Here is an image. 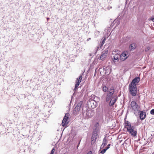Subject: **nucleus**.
Segmentation results:
<instances>
[{
  "label": "nucleus",
  "mask_w": 154,
  "mask_h": 154,
  "mask_svg": "<svg viewBox=\"0 0 154 154\" xmlns=\"http://www.w3.org/2000/svg\"><path fill=\"white\" fill-rule=\"evenodd\" d=\"M127 131L131 135V136L134 138L137 137V131L135 126L132 125L131 128H127Z\"/></svg>",
  "instance_id": "f257e3e1"
},
{
  "label": "nucleus",
  "mask_w": 154,
  "mask_h": 154,
  "mask_svg": "<svg viewBox=\"0 0 154 154\" xmlns=\"http://www.w3.org/2000/svg\"><path fill=\"white\" fill-rule=\"evenodd\" d=\"M115 87H110V89L108 91V93L106 97V102L109 101L113 97V95L115 92Z\"/></svg>",
  "instance_id": "f03ea898"
},
{
  "label": "nucleus",
  "mask_w": 154,
  "mask_h": 154,
  "mask_svg": "<svg viewBox=\"0 0 154 154\" xmlns=\"http://www.w3.org/2000/svg\"><path fill=\"white\" fill-rule=\"evenodd\" d=\"M83 101H81L79 102L74 109V113L76 114L79 113V112L83 106Z\"/></svg>",
  "instance_id": "7ed1b4c3"
},
{
  "label": "nucleus",
  "mask_w": 154,
  "mask_h": 154,
  "mask_svg": "<svg viewBox=\"0 0 154 154\" xmlns=\"http://www.w3.org/2000/svg\"><path fill=\"white\" fill-rule=\"evenodd\" d=\"M139 117L141 120H143L146 118V115L145 110L141 111L138 109L137 110Z\"/></svg>",
  "instance_id": "20e7f679"
},
{
  "label": "nucleus",
  "mask_w": 154,
  "mask_h": 154,
  "mask_svg": "<svg viewBox=\"0 0 154 154\" xmlns=\"http://www.w3.org/2000/svg\"><path fill=\"white\" fill-rule=\"evenodd\" d=\"M129 92L131 95L133 97L137 96V87H128Z\"/></svg>",
  "instance_id": "39448f33"
},
{
  "label": "nucleus",
  "mask_w": 154,
  "mask_h": 154,
  "mask_svg": "<svg viewBox=\"0 0 154 154\" xmlns=\"http://www.w3.org/2000/svg\"><path fill=\"white\" fill-rule=\"evenodd\" d=\"M107 68L108 67L105 66L100 67L99 71L101 75H104L108 73L109 70L107 69Z\"/></svg>",
  "instance_id": "423d86ee"
},
{
  "label": "nucleus",
  "mask_w": 154,
  "mask_h": 154,
  "mask_svg": "<svg viewBox=\"0 0 154 154\" xmlns=\"http://www.w3.org/2000/svg\"><path fill=\"white\" fill-rule=\"evenodd\" d=\"M140 80L139 77H135L130 84L129 87H136V85L139 83Z\"/></svg>",
  "instance_id": "0eeeda50"
},
{
  "label": "nucleus",
  "mask_w": 154,
  "mask_h": 154,
  "mask_svg": "<svg viewBox=\"0 0 154 154\" xmlns=\"http://www.w3.org/2000/svg\"><path fill=\"white\" fill-rule=\"evenodd\" d=\"M94 111L89 108L86 113L85 117L86 119H88L91 118L94 114Z\"/></svg>",
  "instance_id": "6e6552de"
},
{
  "label": "nucleus",
  "mask_w": 154,
  "mask_h": 154,
  "mask_svg": "<svg viewBox=\"0 0 154 154\" xmlns=\"http://www.w3.org/2000/svg\"><path fill=\"white\" fill-rule=\"evenodd\" d=\"M128 112L129 111L128 109L127 110L126 116L125 117L124 119V128L126 129L127 128H131V127H132V126L131 125V123L129 121L126 120V119L127 118V115L128 113Z\"/></svg>",
  "instance_id": "1a4fd4ad"
},
{
  "label": "nucleus",
  "mask_w": 154,
  "mask_h": 154,
  "mask_svg": "<svg viewBox=\"0 0 154 154\" xmlns=\"http://www.w3.org/2000/svg\"><path fill=\"white\" fill-rule=\"evenodd\" d=\"M131 106L132 110L134 111H136L140 108L136 101L134 100L132 101L131 102Z\"/></svg>",
  "instance_id": "9d476101"
},
{
  "label": "nucleus",
  "mask_w": 154,
  "mask_h": 154,
  "mask_svg": "<svg viewBox=\"0 0 154 154\" xmlns=\"http://www.w3.org/2000/svg\"><path fill=\"white\" fill-rule=\"evenodd\" d=\"M114 97H113L112 98L109 103V105L110 107L113 106L118 99V97L117 95L114 96Z\"/></svg>",
  "instance_id": "9b49d317"
},
{
  "label": "nucleus",
  "mask_w": 154,
  "mask_h": 154,
  "mask_svg": "<svg viewBox=\"0 0 154 154\" xmlns=\"http://www.w3.org/2000/svg\"><path fill=\"white\" fill-rule=\"evenodd\" d=\"M113 55L112 57V61L114 62H118L119 61L120 58V54H118V53L115 54H112Z\"/></svg>",
  "instance_id": "f8f14e48"
},
{
  "label": "nucleus",
  "mask_w": 154,
  "mask_h": 154,
  "mask_svg": "<svg viewBox=\"0 0 154 154\" xmlns=\"http://www.w3.org/2000/svg\"><path fill=\"white\" fill-rule=\"evenodd\" d=\"M69 123L68 120H63L62 122L61 125L63 127H65L64 128L62 132L65 129L68 127V124Z\"/></svg>",
  "instance_id": "ddd939ff"
},
{
  "label": "nucleus",
  "mask_w": 154,
  "mask_h": 154,
  "mask_svg": "<svg viewBox=\"0 0 154 154\" xmlns=\"http://www.w3.org/2000/svg\"><path fill=\"white\" fill-rule=\"evenodd\" d=\"M128 56H127V54L125 52H123L121 55H120V58L122 61H124L126 60Z\"/></svg>",
  "instance_id": "4468645a"
},
{
  "label": "nucleus",
  "mask_w": 154,
  "mask_h": 154,
  "mask_svg": "<svg viewBox=\"0 0 154 154\" xmlns=\"http://www.w3.org/2000/svg\"><path fill=\"white\" fill-rule=\"evenodd\" d=\"M82 78V75H80L79 78L77 79L75 81V87H78V86L79 85L81 81Z\"/></svg>",
  "instance_id": "2eb2a0df"
},
{
  "label": "nucleus",
  "mask_w": 154,
  "mask_h": 154,
  "mask_svg": "<svg viewBox=\"0 0 154 154\" xmlns=\"http://www.w3.org/2000/svg\"><path fill=\"white\" fill-rule=\"evenodd\" d=\"M136 44L135 43H133L130 45L129 49L131 51H133L136 48Z\"/></svg>",
  "instance_id": "dca6fc26"
},
{
  "label": "nucleus",
  "mask_w": 154,
  "mask_h": 154,
  "mask_svg": "<svg viewBox=\"0 0 154 154\" xmlns=\"http://www.w3.org/2000/svg\"><path fill=\"white\" fill-rule=\"evenodd\" d=\"M107 56L106 51H104L102 52V54L100 56V59L101 60H103Z\"/></svg>",
  "instance_id": "f3484780"
},
{
  "label": "nucleus",
  "mask_w": 154,
  "mask_h": 154,
  "mask_svg": "<svg viewBox=\"0 0 154 154\" xmlns=\"http://www.w3.org/2000/svg\"><path fill=\"white\" fill-rule=\"evenodd\" d=\"M97 134H93L91 137V141L95 142L97 137Z\"/></svg>",
  "instance_id": "a211bd4d"
},
{
  "label": "nucleus",
  "mask_w": 154,
  "mask_h": 154,
  "mask_svg": "<svg viewBox=\"0 0 154 154\" xmlns=\"http://www.w3.org/2000/svg\"><path fill=\"white\" fill-rule=\"evenodd\" d=\"M82 109V113L83 116L84 115L85 113H86L87 110L89 109L87 106H83Z\"/></svg>",
  "instance_id": "6ab92c4d"
},
{
  "label": "nucleus",
  "mask_w": 154,
  "mask_h": 154,
  "mask_svg": "<svg viewBox=\"0 0 154 154\" xmlns=\"http://www.w3.org/2000/svg\"><path fill=\"white\" fill-rule=\"evenodd\" d=\"M129 36H125L122 38L121 43H125V42H128L129 40Z\"/></svg>",
  "instance_id": "aec40b11"
},
{
  "label": "nucleus",
  "mask_w": 154,
  "mask_h": 154,
  "mask_svg": "<svg viewBox=\"0 0 154 154\" xmlns=\"http://www.w3.org/2000/svg\"><path fill=\"white\" fill-rule=\"evenodd\" d=\"M80 88L81 89V87H74V88L73 89L74 92L73 94L71 96V99H72L73 96H75L77 94V93H78L77 91L78 88Z\"/></svg>",
  "instance_id": "412c9836"
},
{
  "label": "nucleus",
  "mask_w": 154,
  "mask_h": 154,
  "mask_svg": "<svg viewBox=\"0 0 154 154\" xmlns=\"http://www.w3.org/2000/svg\"><path fill=\"white\" fill-rule=\"evenodd\" d=\"M102 144L105 146L107 145L106 136V135L105 136V137L103 140Z\"/></svg>",
  "instance_id": "4be33fe9"
},
{
  "label": "nucleus",
  "mask_w": 154,
  "mask_h": 154,
  "mask_svg": "<svg viewBox=\"0 0 154 154\" xmlns=\"http://www.w3.org/2000/svg\"><path fill=\"white\" fill-rule=\"evenodd\" d=\"M69 116V113H65V115L64 116L63 120H68Z\"/></svg>",
  "instance_id": "5701e85b"
},
{
  "label": "nucleus",
  "mask_w": 154,
  "mask_h": 154,
  "mask_svg": "<svg viewBox=\"0 0 154 154\" xmlns=\"http://www.w3.org/2000/svg\"><path fill=\"white\" fill-rule=\"evenodd\" d=\"M100 125L98 122H97L94 125V128L96 129H98L99 130V127Z\"/></svg>",
  "instance_id": "b1692460"
},
{
  "label": "nucleus",
  "mask_w": 154,
  "mask_h": 154,
  "mask_svg": "<svg viewBox=\"0 0 154 154\" xmlns=\"http://www.w3.org/2000/svg\"><path fill=\"white\" fill-rule=\"evenodd\" d=\"M110 87H102L103 88V90L104 92H107L108 93V91L110 89L109 88Z\"/></svg>",
  "instance_id": "393cba45"
},
{
  "label": "nucleus",
  "mask_w": 154,
  "mask_h": 154,
  "mask_svg": "<svg viewBox=\"0 0 154 154\" xmlns=\"http://www.w3.org/2000/svg\"><path fill=\"white\" fill-rule=\"evenodd\" d=\"M16 74L14 72L13 73H12V80L14 81L16 79Z\"/></svg>",
  "instance_id": "a878e982"
},
{
  "label": "nucleus",
  "mask_w": 154,
  "mask_h": 154,
  "mask_svg": "<svg viewBox=\"0 0 154 154\" xmlns=\"http://www.w3.org/2000/svg\"><path fill=\"white\" fill-rule=\"evenodd\" d=\"M73 131V130H71V132L69 134V135L70 136H72L73 138L75 136L76 134L75 133L74 134H73V133H72Z\"/></svg>",
  "instance_id": "bb28decb"
},
{
  "label": "nucleus",
  "mask_w": 154,
  "mask_h": 154,
  "mask_svg": "<svg viewBox=\"0 0 154 154\" xmlns=\"http://www.w3.org/2000/svg\"><path fill=\"white\" fill-rule=\"evenodd\" d=\"M107 149H106L105 148L104 149H102L101 150V151L100 152V153L102 154H104L106 151Z\"/></svg>",
  "instance_id": "cd10ccee"
},
{
  "label": "nucleus",
  "mask_w": 154,
  "mask_h": 154,
  "mask_svg": "<svg viewBox=\"0 0 154 154\" xmlns=\"http://www.w3.org/2000/svg\"><path fill=\"white\" fill-rule=\"evenodd\" d=\"M99 131L98 129H96L94 128L93 134H97V133Z\"/></svg>",
  "instance_id": "c85d7f7f"
},
{
  "label": "nucleus",
  "mask_w": 154,
  "mask_h": 154,
  "mask_svg": "<svg viewBox=\"0 0 154 154\" xmlns=\"http://www.w3.org/2000/svg\"><path fill=\"white\" fill-rule=\"evenodd\" d=\"M118 53V54H120V53L119 52V51H118V50H114L113 52H112V54H115V53Z\"/></svg>",
  "instance_id": "c756f323"
},
{
  "label": "nucleus",
  "mask_w": 154,
  "mask_h": 154,
  "mask_svg": "<svg viewBox=\"0 0 154 154\" xmlns=\"http://www.w3.org/2000/svg\"><path fill=\"white\" fill-rule=\"evenodd\" d=\"M106 40V38L104 37L103 38V41L102 42V45H103V44L104 43V42Z\"/></svg>",
  "instance_id": "7c9ffc66"
},
{
  "label": "nucleus",
  "mask_w": 154,
  "mask_h": 154,
  "mask_svg": "<svg viewBox=\"0 0 154 154\" xmlns=\"http://www.w3.org/2000/svg\"><path fill=\"white\" fill-rule=\"evenodd\" d=\"M150 113L152 115H154V109H152L151 110Z\"/></svg>",
  "instance_id": "2f4dec72"
},
{
  "label": "nucleus",
  "mask_w": 154,
  "mask_h": 154,
  "mask_svg": "<svg viewBox=\"0 0 154 154\" xmlns=\"http://www.w3.org/2000/svg\"><path fill=\"white\" fill-rule=\"evenodd\" d=\"M55 151V148H54V147H53L52 148V149L51 150V153L52 154H54Z\"/></svg>",
  "instance_id": "473e14b6"
},
{
  "label": "nucleus",
  "mask_w": 154,
  "mask_h": 154,
  "mask_svg": "<svg viewBox=\"0 0 154 154\" xmlns=\"http://www.w3.org/2000/svg\"><path fill=\"white\" fill-rule=\"evenodd\" d=\"M150 49V47H147L145 49V51L146 52L148 51Z\"/></svg>",
  "instance_id": "72a5a7b5"
},
{
  "label": "nucleus",
  "mask_w": 154,
  "mask_h": 154,
  "mask_svg": "<svg viewBox=\"0 0 154 154\" xmlns=\"http://www.w3.org/2000/svg\"><path fill=\"white\" fill-rule=\"evenodd\" d=\"M81 139L79 141L78 143V144L77 146V148H78V147L79 146V145H80V142H81Z\"/></svg>",
  "instance_id": "f704fd0d"
},
{
  "label": "nucleus",
  "mask_w": 154,
  "mask_h": 154,
  "mask_svg": "<svg viewBox=\"0 0 154 154\" xmlns=\"http://www.w3.org/2000/svg\"><path fill=\"white\" fill-rule=\"evenodd\" d=\"M111 145V144H109L107 145V146L106 147L107 149H108L110 148V146Z\"/></svg>",
  "instance_id": "c9c22d12"
},
{
  "label": "nucleus",
  "mask_w": 154,
  "mask_h": 154,
  "mask_svg": "<svg viewBox=\"0 0 154 154\" xmlns=\"http://www.w3.org/2000/svg\"><path fill=\"white\" fill-rule=\"evenodd\" d=\"M86 154H92V152L91 150L89 151Z\"/></svg>",
  "instance_id": "e433bc0d"
},
{
  "label": "nucleus",
  "mask_w": 154,
  "mask_h": 154,
  "mask_svg": "<svg viewBox=\"0 0 154 154\" xmlns=\"http://www.w3.org/2000/svg\"><path fill=\"white\" fill-rule=\"evenodd\" d=\"M38 87H35V88H33L32 89V91L34 90H37L38 89Z\"/></svg>",
  "instance_id": "4c0bfd02"
},
{
  "label": "nucleus",
  "mask_w": 154,
  "mask_h": 154,
  "mask_svg": "<svg viewBox=\"0 0 154 154\" xmlns=\"http://www.w3.org/2000/svg\"><path fill=\"white\" fill-rule=\"evenodd\" d=\"M136 125L135 126H137L138 125H139V123L138 121H137L136 123L135 124Z\"/></svg>",
  "instance_id": "58836bf2"
},
{
  "label": "nucleus",
  "mask_w": 154,
  "mask_h": 154,
  "mask_svg": "<svg viewBox=\"0 0 154 154\" xmlns=\"http://www.w3.org/2000/svg\"><path fill=\"white\" fill-rule=\"evenodd\" d=\"M96 52H97L96 51H95L94 53L90 54V56H93V55H94V54H95L96 53Z\"/></svg>",
  "instance_id": "ea45409f"
},
{
  "label": "nucleus",
  "mask_w": 154,
  "mask_h": 154,
  "mask_svg": "<svg viewBox=\"0 0 154 154\" xmlns=\"http://www.w3.org/2000/svg\"><path fill=\"white\" fill-rule=\"evenodd\" d=\"M105 146L102 144L100 147V149L103 148Z\"/></svg>",
  "instance_id": "a19ab883"
},
{
  "label": "nucleus",
  "mask_w": 154,
  "mask_h": 154,
  "mask_svg": "<svg viewBox=\"0 0 154 154\" xmlns=\"http://www.w3.org/2000/svg\"><path fill=\"white\" fill-rule=\"evenodd\" d=\"M95 33L96 34H99V32L98 31H95Z\"/></svg>",
  "instance_id": "79ce46f5"
},
{
  "label": "nucleus",
  "mask_w": 154,
  "mask_h": 154,
  "mask_svg": "<svg viewBox=\"0 0 154 154\" xmlns=\"http://www.w3.org/2000/svg\"><path fill=\"white\" fill-rule=\"evenodd\" d=\"M140 137H139V138L137 140V142H138V141L140 140Z\"/></svg>",
  "instance_id": "37998d69"
},
{
  "label": "nucleus",
  "mask_w": 154,
  "mask_h": 154,
  "mask_svg": "<svg viewBox=\"0 0 154 154\" xmlns=\"http://www.w3.org/2000/svg\"><path fill=\"white\" fill-rule=\"evenodd\" d=\"M41 98H42V100H45V98H46V97H44H44L42 96L41 97Z\"/></svg>",
  "instance_id": "c03bdc74"
},
{
  "label": "nucleus",
  "mask_w": 154,
  "mask_h": 154,
  "mask_svg": "<svg viewBox=\"0 0 154 154\" xmlns=\"http://www.w3.org/2000/svg\"><path fill=\"white\" fill-rule=\"evenodd\" d=\"M96 63V61H95V60H94L93 61V63H92V64H94H94H95V63Z\"/></svg>",
  "instance_id": "a18cd8bd"
},
{
  "label": "nucleus",
  "mask_w": 154,
  "mask_h": 154,
  "mask_svg": "<svg viewBox=\"0 0 154 154\" xmlns=\"http://www.w3.org/2000/svg\"><path fill=\"white\" fill-rule=\"evenodd\" d=\"M91 38H88L87 39V41H88L89 40H90L91 39Z\"/></svg>",
  "instance_id": "49530a36"
},
{
  "label": "nucleus",
  "mask_w": 154,
  "mask_h": 154,
  "mask_svg": "<svg viewBox=\"0 0 154 154\" xmlns=\"http://www.w3.org/2000/svg\"><path fill=\"white\" fill-rule=\"evenodd\" d=\"M152 21L154 22V18H153L152 19Z\"/></svg>",
  "instance_id": "de8ad7c7"
},
{
  "label": "nucleus",
  "mask_w": 154,
  "mask_h": 154,
  "mask_svg": "<svg viewBox=\"0 0 154 154\" xmlns=\"http://www.w3.org/2000/svg\"><path fill=\"white\" fill-rule=\"evenodd\" d=\"M70 106H71L70 105H69V109H70Z\"/></svg>",
  "instance_id": "09e8293b"
},
{
  "label": "nucleus",
  "mask_w": 154,
  "mask_h": 154,
  "mask_svg": "<svg viewBox=\"0 0 154 154\" xmlns=\"http://www.w3.org/2000/svg\"><path fill=\"white\" fill-rule=\"evenodd\" d=\"M38 108V106H35V109H36V108Z\"/></svg>",
  "instance_id": "8fccbe9b"
},
{
  "label": "nucleus",
  "mask_w": 154,
  "mask_h": 154,
  "mask_svg": "<svg viewBox=\"0 0 154 154\" xmlns=\"http://www.w3.org/2000/svg\"><path fill=\"white\" fill-rule=\"evenodd\" d=\"M126 141V140L125 141V142H124V143H125V144H127V143H126L125 142V141Z\"/></svg>",
  "instance_id": "3c124183"
},
{
  "label": "nucleus",
  "mask_w": 154,
  "mask_h": 154,
  "mask_svg": "<svg viewBox=\"0 0 154 154\" xmlns=\"http://www.w3.org/2000/svg\"><path fill=\"white\" fill-rule=\"evenodd\" d=\"M72 99H71L69 103H70V104L71 103H72Z\"/></svg>",
  "instance_id": "603ef678"
},
{
  "label": "nucleus",
  "mask_w": 154,
  "mask_h": 154,
  "mask_svg": "<svg viewBox=\"0 0 154 154\" xmlns=\"http://www.w3.org/2000/svg\"><path fill=\"white\" fill-rule=\"evenodd\" d=\"M83 89H82V90L81 91V92H82V93L83 92V91H82Z\"/></svg>",
  "instance_id": "864d4df0"
},
{
  "label": "nucleus",
  "mask_w": 154,
  "mask_h": 154,
  "mask_svg": "<svg viewBox=\"0 0 154 154\" xmlns=\"http://www.w3.org/2000/svg\"><path fill=\"white\" fill-rule=\"evenodd\" d=\"M49 19V18H47V20H48Z\"/></svg>",
  "instance_id": "5fc2aeb1"
},
{
  "label": "nucleus",
  "mask_w": 154,
  "mask_h": 154,
  "mask_svg": "<svg viewBox=\"0 0 154 154\" xmlns=\"http://www.w3.org/2000/svg\"><path fill=\"white\" fill-rule=\"evenodd\" d=\"M112 8V7H110L109 8Z\"/></svg>",
  "instance_id": "6e6d98bb"
},
{
  "label": "nucleus",
  "mask_w": 154,
  "mask_h": 154,
  "mask_svg": "<svg viewBox=\"0 0 154 154\" xmlns=\"http://www.w3.org/2000/svg\"><path fill=\"white\" fill-rule=\"evenodd\" d=\"M103 87H106V86L105 85H104V86Z\"/></svg>",
  "instance_id": "4d7b16f0"
},
{
  "label": "nucleus",
  "mask_w": 154,
  "mask_h": 154,
  "mask_svg": "<svg viewBox=\"0 0 154 154\" xmlns=\"http://www.w3.org/2000/svg\"><path fill=\"white\" fill-rule=\"evenodd\" d=\"M40 95L41 96H42V94H41V93L40 94Z\"/></svg>",
  "instance_id": "13d9d810"
},
{
  "label": "nucleus",
  "mask_w": 154,
  "mask_h": 154,
  "mask_svg": "<svg viewBox=\"0 0 154 154\" xmlns=\"http://www.w3.org/2000/svg\"><path fill=\"white\" fill-rule=\"evenodd\" d=\"M153 100H154V98H153Z\"/></svg>",
  "instance_id": "bf43d9fd"
},
{
  "label": "nucleus",
  "mask_w": 154,
  "mask_h": 154,
  "mask_svg": "<svg viewBox=\"0 0 154 154\" xmlns=\"http://www.w3.org/2000/svg\"><path fill=\"white\" fill-rule=\"evenodd\" d=\"M71 104H70V103H69V105H71Z\"/></svg>",
  "instance_id": "052dcab7"
},
{
  "label": "nucleus",
  "mask_w": 154,
  "mask_h": 154,
  "mask_svg": "<svg viewBox=\"0 0 154 154\" xmlns=\"http://www.w3.org/2000/svg\"><path fill=\"white\" fill-rule=\"evenodd\" d=\"M128 108H129V106H128Z\"/></svg>",
  "instance_id": "680f3d73"
}]
</instances>
